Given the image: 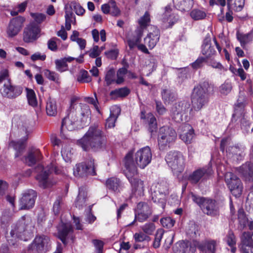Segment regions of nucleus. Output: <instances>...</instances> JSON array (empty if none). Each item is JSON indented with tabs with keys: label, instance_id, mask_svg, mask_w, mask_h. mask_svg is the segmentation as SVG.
<instances>
[{
	"label": "nucleus",
	"instance_id": "412c9836",
	"mask_svg": "<svg viewBox=\"0 0 253 253\" xmlns=\"http://www.w3.org/2000/svg\"><path fill=\"white\" fill-rule=\"evenodd\" d=\"M73 233L74 229L72 225L63 223L60 227L57 228V238L66 246L68 244V239H70L72 242L74 241L75 236Z\"/></svg>",
	"mask_w": 253,
	"mask_h": 253
},
{
	"label": "nucleus",
	"instance_id": "20e7f679",
	"mask_svg": "<svg viewBox=\"0 0 253 253\" xmlns=\"http://www.w3.org/2000/svg\"><path fill=\"white\" fill-rule=\"evenodd\" d=\"M190 194L193 202L200 208L204 214L211 217H216L219 215V208L215 200L201 197L192 192Z\"/></svg>",
	"mask_w": 253,
	"mask_h": 253
},
{
	"label": "nucleus",
	"instance_id": "cd10ccee",
	"mask_svg": "<svg viewBox=\"0 0 253 253\" xmlns=\"http://www.w3.org/2000/svg\"><path fill=\"white\" fill-rule=\"evenodd\" d=\"M238 171L246 179L253 176V163L247 162L238 168Z\"/></svg>",
	"mask_w": 253,
	"mask_h": 253
},
{
	"label": "nucleus",
	"instance_id": "f03ea898",
	"mask_svg": "<svg viewBox=\"0 0 253 253\" xmlns=\"http://www.w3.org/2000/svg\"><path fill=\"white\" fill-rule=\"evenodd\" d=\"M133 152L131 150L125 157L124 164L126 170V176L131 184L132 194L135 197L143 196L145 190L144 181L134 177L137 174L138 170L133 161Z\"/></svg>",
	"mask_w": 253,
	"mask_h": 253
},
{
	"label": "nucleus",
	"instance_id": "5701e85b",
	"mask_svg": "<svg viewBox=\"0 0 253 253\" xmlns=\"http://www.w3.org/2000/svg\"><path fill=\"white\" fill-rule=\"evenodd\" d=\"M195 246L203 253H215L216 247V242L215 240H206L200 242L194 240Z\"/></svg>",
	"mask_w": 253,
	"mask_h": 253
},
{
	"label": "nucleus",
	"instance_id": "aec40b11",
	"mask_svg": "<svg viewBox=\"0 0 253 253\" xmlns=\"http://www.w3.org/2000/svg\"><path fill=\"white\" fill-rule=\"evenodd\" d=\"M37 194L36 191L30 189L22 194L19 201L20 210H29L35 205Z\"/></svg>",
	"mask_w": 253,
	"mask_h": 253
},
{
	"label": "nucleus",
	"instance_id": "6e6552de",
	"mask_svg": "<svg viewBox=\"0 0 253 253\" xmlns=\"http://www.w3.org/2000/svg\"><path fill=\"white\" fill-rule=\"evenodd\" d=\"M152 213L153 209L150 201H141L138 203L134 209V219L129 225H133L136 221L143 222L147 220Z\"/></svg>",
	"mask_w": 253,
	"mask_h": 253
},
{
	"label": "nucleus",
	"instance_id": "603ef678",
	"mask_svg": "<svg viewBox=\"0 0 253 253\" xmlns=\"http://www.w3.org/2000/svg\"><path fill=\"white\" fill-rule=\"evenodd\" d=\"M150 22V15L148 11H146L143 16L138 21L139 25L142 28L147 27Z\"/></svg>",
	"mask_w": 253,
	"mask_h": 253
},
{
	"label": "nucleus",
	"instance_id": "0eeeda50",
	"mask_svg": "<svg viewBox=\"0 0 253 253\" xmlns=\"http://www.w3.org/2000/svg\"><path fill=\"white\" fill-rule=\"evenodd\" d=\"M169 186L167 182L161 181L155 184L153 192L151 193V200L162 209L166 207V196L169 194Z\"/></svg>",
	"mask_w": 253,
	"mask_h": 253
},
{
	"label": "nucleus",
	"instance_id": "49530a36",
	"mask_svg": "<svg viewBox=\"0 0 253 253\" xmlns=\"http://www.w3.org/2000/svg\"><path fill=\"white\" fill-rule=\"evenodd\" d=\"M160 223L163 227L170 229L174 226L175 221L171 217L167 216L162 218L160 219Z\"/></svg>",
	"mask_w": 253,
	"mask_h": 253
},
{
	"label": "nucleus",
	"instance_id": "dca6fc26",
	"mask_svg": "<svg viewBox=\"0 0 253 253\" xmlns=\"http://www.w3.org/2000/svg\"><path fill=\"white\" fill-rule=\"evenodd\" d=\"M30 221V218L26 215L22 216L17 221L14 227L11 230V237L24 240L23 236L26 234L28 225Z\"/></svg>",
	"mask_w": 253,
	"mask_h": 253
},
{
	"label": "nucleus",
	"instance_id": "473e14b6",
	"mask_svg": "<svg viewBox=\"0 0 253 253\" xmlns=\"http://www.w3.org/2000/svg\"><path fill=\"white\" fill-rule=\"evenodd\" d=\"M236 37L238 41L240 42L241 45L243 47L251 42L253 39V35L252 31L247 34H244L237 31Z\"/></svg>",
	"mask_w": 253,
	"mask_h": 253
},
{
	"label": "nucleus",
	"instance_id": "4be33fe9",
	"mask_svg": "<svg viewBox=\"0 0 253 253\" xmlns=\"http://www.w3.org/2000/svg\"><path fill=\"white\" fill-rule=\"evenodd\" d=\"M241 253H253V232H244L239 246Z\"/></svg>",
	"mask_w": 253,
	"mask_h": 253
},
{
	"label": "nucleus",
	"instance_id": "a878e982",
	"mask_svg": "<svg viewBox=\"0 0 253 253\" xmlns=\"http://www.w3.org/2000/svg\"><path fill=\"white\" fill-rule=\"evenodd\" d=\"M42 158L40 150L39 149L33 148L29 151L27 156L25 157V160L29 166H33L37 161L41 160Z\"/></svg>",
	"mask_w": 253,
	"mask_h": 253
},
{
	"label": "nucleus",
	"instance_id": "f704fd0d",
	"mask_svg": "<svg viewBox=\"0 0 253 253\" xmlns=\"http://www.w3.org/2000/svg\"><path fill=\"white\" fill-rule=\"evenodd\" d=\"M135 35L131 39L127 40L128 46L130 49L135 47L137 44L140 42L142 36L143 32L140 29H137L135 31Z\"/></svg>",
	"mask_w": 253,
	"mask_h": 253
},
{
	"label": "nucleus",
	"instance_id": "c03bdc74",
	"mask_svg": "<svg viewBox=\"0 0 253 253\" xmlns=\"http://www.w3.org/2000/svg\"><path fill=\"white\" fill-rule=\"evenodd\" d=\"M165 233V230L162 228L157 229L155 235V239L153 243V247L155 249L159 248L161 245V242Z\"/></svg>",
	"mask_w": 253,
	"mask_h": 253
},
{
	"label": "nucleus",
	"instance_id": "37998d69",
	"mask_svg": "<svg viewBox=\"0 0 253 253\" xmlns=\"http://www.w3.org/2000/svg\"><path fill=\"white\" fill-rule=\"evenodd\" d=\"M74 60L78 63H82L84 61V55H81L78 58H74L71 56L65 57L60 59H56L55 63H67V62H71Z\"/></svg>",
	"mask_w": 253,
	"mask_h": 253
},
{
	"label": "nucleus",
	"instance_id": "e433bc0d",
	"mask_svg": "<svg viewBox=\"0 0 253 253\" xmlns=\"http://www.w3.org/2000/svg\"><path fill=\"white\" fill-rule=\"evenodd\" d=\"M49 174V170H44L42 171L36 176V179L39 181V184L41 187L43 189L47 187Z\"/></svg>",
	"mask_w": 253,
	"mask_h": 253
},
{
	"label": "nucleus",
	"instance_id": "39448f33",
	"mask_svg": "<svg viewBox=\"0 0 253 253\" xmlns=\"http://www.w3.org/2000/svg\"><path fill=\"white\" fill-rule=\"evenodd\" d=\"M177 134L175 130L169 126H163L159 128L158 133L159 149L164 151L169 148L175 141Z\"/></svg>",
	"mask_w": 253,
	"mask_h": 253
},
{
	"label": "nucleus",
	"instance_id": "680f3d73",
	"mask_svg": "<svg viewBox=\"0 0 253 253\" xmlns=\"http://www.w3.org/2000/svg\"><path fill=\"white\" fill-rule=\"evenodd\" d=\"M92 243L93 244L97 253H102L104 246V243L103 241L94 239L92 240Z\"/></svg>",
	"mask_w": 253,
	"mask_h": 253
},
{
	"label": "nucleus",
	"instance_id": "4d7b16f0",
	"mask_svg": "<svg viewBox=\"0 0 253 253\" xmlns=\"http://www.w3.org/2000/svg\"><path fill=\"white\" fill-rule=\"evenodd\" d=\"M71 6L73 7V9L77 15L83 16L84 14L85 10L80 3L76 2H73L71 3Z\"/></svg>",
	"mask_w": 253,
	"mask_h": 253
},
{
	"label": "nucleus",
	"instance_id": "7c9ffc66",
	"mask_svg": "<svg viewBox=\"0 0 253 253\" xmlns=\"http://www.w3.org/2000/svg\"><path fill=\"white\" fill-rule=\"evenodd\" d=\"M106 187L110 190L118 192L121 186V181L118 178L112 177L108 178L105 182Z\"/></svg>",
	"mask_w": 253,
	"mask_h": 253
},
{
	"label": "nucleus",
	"instance_id": "bf43d9fd",
	"mask_svg": "<svg viewBox=\"0 0 253 253\" xmlns=\"http://www.w3.org/2000/svg\"><path fill=\"white\" fill-rule=\"evenodd\" d=\"M31 15L38 24L41 23L46 18L45 15L41 13H32L31 14Z\"/></svg>",
	"mask_w": 253,
	"mask_h": 253
},
{
	"label": "nucleus",
	"instance_id": "72a5a7b5",
	"mask_svg": "<svg viewBox=\"0 0 253 253\" xmlns=\"http://www.w3.org/2000/svg\"><path fill=\"white\" fill-rule=\"evenodd\" d=\"M225 241L227 244L231 248V252L232 253H235L236 251V238L233 233V231L230 229L228 231L227 234L225 237Z\"/></svg>",
	"mask_w": 253,
	"mask_h": 253
},
{
	"label": "nucleus",
	"instance_id": "6e6d98bb",
	"mask_svg": "<svg viewBox=\"0 0 253 253\" xmlns=\"http://www.w3.org/2000/svg\"><path fill=\"white\" fill-rule=\"evenodd\" d=\"M155 228L156 227L155 224L152 222L146 223L141 227L143 233L147 235H152L153 232L155 231Z\"/></svg>",
	"mask_w": 253,
	"mask_h": 253
},
{
	"label": "nucleus",
	"instance_id": "5fc2aeb1",
	"mask_svg": "<svg viewBox=\"0 0 253 253\" xmlns=\"http://www.w3.org/2000/svg\"><path fill=\"white\" fill-rule=\"evenodd\" d=\"M115 72L113 69H110L106 73L105 77V81L107 85H110L116 81L115 80Z\"/></svg>",
	"mask_w": 253,
	"mask_h": 253
},
{
	"label": "nucleus",
	"instance_id": "79ce46f5",
	"mask_svg": "<svg viewBox=\"0 0 253 253\" xmlns=\"http://www.w3.org/2000/svg\"><path fill=\"white\" fill-rule=\"evenodd\" d=\"M91 80L92 78L89 75L88 72L84 69L80 70L77 78V81L80 83H88L91 81Z\"/></svg>",
	"mask_w": 253,
	"mask_h": 253
},
{
	"label": "nucleus",
	"instance_id": "a19ab883",
	"mask_svg": "<svg viewBox=\"0 0 253 253\" xmlns=\"http://www.w3.org/2000/svg\"><path fill=\"white\" fill-rule=\"evenodd\" d=\"M129 93L130 90L127 87H124L112 90L110 93V95L117 97H124L127 96Z\"/></svg>",
	"mask_w": 253,
	"mask_h": 253
},
{
	"label": "nucleus",
	"instance_id": "393cba45",
	"mask_svg": "<svg viewBox=\"0 0 253 253\" xmlns=\"http://www.w3.org/2000/svg\"><path fill=\"white\" fill-rule=\"evenodd\" d=\"M201 52L207 57H211L216 53V51L211 45V35L208 33L205 37L201 46Z\"/></svg>",
	"mask_w": 253,
	"mask_h": 253
},
{
	"label": "nucleus",
	"instance_id": "864d4df0",
	"mask_svg": "<svg viewBox=\"0 0 253 253\" xmlns=\"http://www.w3.org/2000/svg\"><path fill=\"white\" fill-rule=\"evenodd\" d=\"M232 89V84L228 81H225L219 87L220 93L224 95H227L228 93H229L231 92Z\"/></svg>",
	"mask_w": 253,
	"mask_h": 253
},
{
	"label": "nucleus",
	"instance_id": "7ed1b4c3",
	"mask_svg": "<svg viewBox=\"0 0 253 253\" xmlns=\"http://www.w3.org/2000/svg\"><path fill=\"white\" fill-rule=\"evenodd\" d=\"M213 85L207 81H204L195 86L192 91L191 99L192 108L196 111H199L208 105L209 102V92L213 91Z\"/></svg>",
	"mask_w": 253,
	"mask_h": 253
},
{
	"label": "nucleus",
	"instance_id": "052dcab7",
	"mask_svg": "<svg viewBox=\"0 0 253 253\" xmlns=\"http://www.w3.org/2000/svg\"><path fill=\"white\" fill-rule=\"evenodd\" d=\"M62 200V198L60 197H58L55 200L53 206V211L55 215H58L60 211V203Z\"/></svg>",
	"mask_w": 253,
	"mask_h": 253
},
{
	"label": "nucleus",
	"instance_id": "13d9d810",
	"mask_svg": "<svg viewBox=\"0 0 253 253\" xmlns=\"http://www.w3.org/2000/svg\"><path fill=\"white\" fill-rule=\"evenodd\" d=\"M245 4V0H233L232 6L233 10L238 12L242 10Z\"/></svg>",
	"mask_w": 253,
	"mask_h": 253
},
{
	"label": "nucleus",
	"instance_id": "09e8293b",
	"mask_svg": "<svg viewBox=\"0 0 253 253\" xmlns=\"http://www.w3.org/2000/svg\"><path fill=\"white\" fill-rule=\"evenodd\" d=\"M233 0H227V11L225 14V19L228 22H231L233 20L232 1Z\"/></svg>",
	"mask_w": 253,
	"mask_h": 253
},
{
	"label": "nucleus",
	"instance_id": "9d476101",
	"mask_svg": "<svg viewBox=\"0 0 253 253\" xmlns=\"http://www.w3.org/2000/svg\"><path fill=\"white\" fill-rule=\"evenodd\" d=\"M225 181L232 194L235 197H239L242 193L243 185L239 178L231 172L225 174Z\"/></svg>",
	"mask_w": 253,
	"mask_h": 253
},
{
	"label": "nucleus",
	"instance_id": "0e129e2a",
	"mask_svg": "<svg viewBox=\"0 0 253 253\" xmlns=\"http://www.w3.org/2000/svg\"><path fill=\"white\" fill-rule=\"evenodd\" d=\"M58 40L57 38L53 37L48 41V48L51 51H55L57 49V45L56 41Z\"/></svg>",
	"mask_w": 253,
	"mask_h": 253
},
{
	"label": "nucleus",
	"instance_id": "423d86ee",
	"mask_svg": "<svg viewBox=\"0 0 253 253\" xmlns=\"http://www.w3.org/2000/svg\"><path fill=\"white\" fill-rule=\"evenodd\" d=\"M95 160L90 155L84 162L77 164L73 169L74 175L76 177H85L88 175L95 176L96 166Z\"/></svg>",
	"mask_w": 253,
	"mask_h": 253
},
{
	"label": "nucleus",
	"instance_id": "4468645a",
	"mask_svg": "<svg viewBox=\"0 0 253 253\" xmlns=\"http://www.w3.org/2000/svg\"><path fill=\"white\" fill-rule=\"evenodd\" d=\"M25 18L21 16L12 18L6 27V33L8 38H12L18 35L24 26Z\"/></svg>",
	"mask_w": 253,
	"mask_h": 253
},
{
	"label": "nucleus",
	"instance_id": "2eb2a0df",
	"mask_svg": "<svg viewBox=\"0 0 253 253\" xmlns=\"http://www.w3.org/2000/svg\"><path fill=\"white\" fill-rule=\"evenodd\" d=\"M41 29L39 26L34 22H31L24 28L23 40L26 43L33 42L39 37Z\"/></svg>",
	"mask_w": 253,
	"mask_h": 253
},
{
	"label": "nucleus",
	"instance_id": "338daca9",
	"mask_svg": "<svg viewBox=\"0 0 253 253\" xmlns=\"http://www.w3.org/2000/svg\"><path fill=\"white\" fill-rule=\"evenodd\" d=\"M46 55L45 54H42L41 53L38 52H36L31 56V60L35 62L37 60L43 61L46 58Z\"/></svg>",
	"mask_w": 253,
	"mask_h": 253
},
{
	"label": "nucleus",
	"instance_id": "9b49d317",
	"mask_svg": "<svg viewBox=\"0 0 253 253\" xmlns=\"http://www.w3.org/2000/svg\"><path fill=\"white\" fill-rule=\"evenodd\" d=\"M212 173L213 170L210 167L199 168L188 175L187 180L191 184L196 185L200 181L203 182L209 179Z\"/></svg>",
	"mask_w": 253,
	"mask_h": 253
},
{
	"label": "nucleus",
	"instance_id": "4c0bfd02",
	"mask_svg": "<svg viewBox=\"0 0 253 253\" xmlns=\"http://www.w3.org/2000/svg\"><path fill=\"white\" fill-rule=\"evenodd\" d=\"M186 127H188V130L185 133L180 134L179 137L186 144H190L194 136V130L191 126L187 125Z\"/></svg>",
	"mask_w": 253,
	"mask_h": 253
},
{
	"label": "nucleus",
	"instance_id": "bb28decb",
	"mask_svg": "<svg viewBox=\"0 0 253 253\" xmlns=\"http://www.w3.org/2000/svg\"><path fill=\"white\" fill-rule=\"evenodd\" d=\"M161 96L163 101L165 104H170L177 99V93L172 90L163 89L161 91Z\"/></svg>",
	"mask_w": 253,
	"mask_h": 253
},
{
	"label": "nucleus",
	"instance_id": "a18cd8bd",
	"mask_svg": "<svg viewBox=\"0 0 253 253\" xmlns=\"http://www.w3.org/2000/svg\"><path fill=\"white\" fill-rule=\"evenodd\" d=\"M190 15L194 20H202L206 17V13L205 11L197 8L193 9Z\"/></svg>",
	"mask_w": 253,
	"mask_h": 253
},
{
	"label": "nucleus",
	"instance_id": "c85d7f7f",
	"mask_svg": "<svg viewBox=\"0 0 253 253\" xmlns=\"http://www.w3.org/2000/svg\"><path fill=\"white\" fill-rule=\"evenodd\" d=\"M76 104L74 103V100L72 99L71 101L70 106L68 110L67 116L72 120H75V122L78 124L79 122V117L81 115L83 114L81 112V109L79 108L77 110Z\"/></svg>",
	"mask_w": 253,
	"mask_h": 253
},
{
	"label": "nucleus",
	"instance_id": "58836bf2",
	"mask_svg": "<svg viewBox=\"0 0 253 253\" xmlns=\"http://www.w3.org/2000/svg\"><path fill=\"white\" fill-rule=\"evenodd\" d=\"M26 90L28 104L33 107H37L38 106V101L34 90L29 88H26Z\"/></svg>",
	"mask_w": 253,
	"mask_h": 253
},
{
	"label": "nucleus",
	"instance_id": "3c124183",
	"mask_svg": "<svg viewBox=\"0 0 253 253\" xmlns=\"http://www.w3.org/2000/svg\"><path fill=\"white\" fill-rule=\"evenodd\" d=\"M111 10L110 14L114 17H118L121 14V11L117 5L116 2L114 0H110Z\"/></svg>",
	"mask_w": 253,
	"mask_h": 253
},
{
	"label": "nucleus",
	"instance_id": "c9c22d12",
	"mask_svg": "<svg viewBox=\"0 0 253 253\" xmlns=\"http://www.w3.org/2000/svg\"><path fill=\"white\" fill-rule=\"evenodd\" d=\"M25 140H20L18 141H11L10 145L16 151L15 157H19L25 148Z\"/></svg>",
	"mask_w": 253,
	"mask_h": 253
},
{
	"label": "nucleus",
	"instance_id": "de8ad7c7",
	"mask_svg": "<svg viewBox=\"0 0 253 253\" xmlns=\"http://www.w3.org/2000/svg\"><path fill=\"white\" fill-rule=\"evenodd\" d=\"M133 238L135 243L149 242L151 238L143 232L135 233L133 235Z\"/></svg>",
	"mask_w": 253,
	"mask_h": 253
},
{
	"label": "nucleus",
	"instance_id": "6ab92c4d",
	"mask_svg": "<svg viewBox=\"0 0 253 253\" xmlns=\"http://www.w3.org/2000/svg\"><path fill=\"white\" fill-rule=\"evenodd\" d=\"M50 242L49 238L44 235L36 236L32 243L28 247L29 250L36 251L38 253H42L44 250L46 251Z\"/></svg>",
	"mask_w": 253,
	"mask_h": 253
},
{
	"label": "nucleus",
	"instance_id": "1a4fd4ad",
	"mask_svg": "<svg viewBox=\"0 0 253 253\" xmlns=\"http://www.w3.org/2000/svg\"><path fill=\"white\" fill-rule=\"evenodd\" d=\"M165 160L173 170L177 172L183 171L185 159L181 152L177 151H169L166 155Z\"/></svg>",
	"mask_w": 253,
	"mask_h": 253
},
{
	"label": "nucleus",
	"instance_id": "f8f14e48",
	"mask_svg": "<svg viewBox=\"0 0 253 253\" xmlns=\"http://www.w3.org/2000/svg\"><path fill=\"white\" fill-rule=\"evenodd\" d=\"M152 154L149 146L144 147L138 150L134 155L136 165L141 169H144L151 162Z\"/></svg>",
	"mask_w": 253,
	"mask_h": 253
},
{
	"label": "nucleus",
	"instance_id": "b1692460",
	"mask_svg": "<svg viewBox=\"0 0 253 253\" xmlns=\"http://www.w3.org/2000/svg\"><path fill=\"white\" fill-rule=\"evenodd\" d=\"M160 38V29L156 26H153L152 32H150L144 39L145 43L147 45L150 49H152L156 45L159 41Z\"/></svg>",
	"mask_w": 253,
	"mask_h": 253
},
{
	"label": "nucleus",
	"instance_id": "774afa93",
	"mask_svg": "<svg viewBox=\"0 0 253 253\" xmlns=\"http://www.w3.org/2000/svg\"><path fill=\"white\" fill-rule=\"evenodd\" d=\"M101 51L99 49V47L98 45H94L93 48L90 50L89 51V55L91 58H96L98 57L100 54Z\"/></svg>",
	"mask_w": 253,
	"mask_h": 253
},
{
	"label": "nucleus",
	"instance_id": "c756f323",
	"mask_svg": "<svg viewBox=\"0 0 253 253\" xmlns=\"http://www.w3.org/2000/svg\"><path fill=\"white\" fill-rule=\"evenodd\" d=\"M46 113L47 116L55 117L57 113V105L56 100L49 97L46 101L45 107Z\"/></svg>",
	"mask_w": 253,
	"mask_h": 253
},
{
	"label": "nucleus",
	"instance_id": "ddd939ff",
	"mask_svg": "<svg viewBox=\"0 0 253 253\" xmlns=\"http://www.w3.org/2000/svg\"><path fill=\"white\" fill-rule=\"evenodd\" d=\"M191 104L188 100H181L174 104L171 109L172 119L176 122L183 121V116L190 111Z\"/></svg>",
	"mask_w": 253,
	"mask_h": 253
},
{
	"label": "nucleus",
	"instance_id": "f3484780",
	"mask_svg": "<svg viewBox=\"0 0 253 253\" xmlns=\"http://www.w3.org/2000/svg\"><path fill=\"white\" fill-rule=\"evenodd\" d=\"M22 91L23 88L20 85L12 84L10 79L8 80V83L4 84L0 89L3 97L12 99L20 95Z\"/></svg>",
	"mask_w": 253,
	"mask_h": 253
},
{
	"label": "nucleus",
	"instance_id": "2f4dec72",
	"mask_svg": "<svg viewBox=\"0 0 253 253\" xmlns=\"http://www.w3.org/2000/svg\"><path fill=\"white\" fill-rule=\"evenodd\" d=\"M79 124L75 122V121L72 120L67 115L64 117L62 121L61 131L62 132L64 128L69 131H72L78 128Z\"/></svg>",
	"mask_w": 253,
	"mask_h": 253
},
{
	"label": "nucleus",
	"instance_id": "f257e3e1",
	"mask_svg": "<svg viewBox=\"0 0 253 253\" xmlns=\"http://www.w3.org/2000/svg\"><path fill=\"white\" fill-rule=\"evenodd\" d=\"M77 144L85 152H99L106 149L107 138L97 125L90 126Z\"/></svg>",
	"mask_w": 253,
	"mask_h": 253
},
{
	"label": "nucleus",
	"instance_id": "a211bd4d",
	"mask_svg": "<svg viewBox=\"0 0 253 253\" xmlns=\"http://www.w3.org/2000/svg\"><path fill=\"white\" fill-rule=\"evenodd\" d=\"M140 119L144 120L151 137L155 136L158 131V124L155 116L152 113L146 114L145 111L143 110L140 112Z\"/></svg>",
	"mask_w": 253,
	"mask_h": 253
},
{
	"label": "nucleus",
	"instance_id": "e2e57ef3",
	"mask_svg": "<svg viewBox=\"0 0 253 253\" xmlns=\"http://www.w3.org/2000/svg\"><path fill=\"white\" fill-rule=\"evenodd\" d=\"M156 102V108L157 112L160 115H163L166 113L167 111L166 108L164 107L162 103L160 101H155Z\"/></svg>",
	"mask_w": 253,
	"mask_h": 253
},
{
	"label": "nucleus",
	"instance_id": "8fccbe9b",
	"mask_svg": "<svg viewBox=\"0 0 253 253\" xmlns=\"http://www.w3.org/2000/svg\"><path fill=\"white\" fill-rule=\"evenodd\" d=\"M127 73V69L126 67L120 68L117 73V79L115 83L118 84H122L125 81L124 77Z\"/></svg>",
	"mask_w": 253,
	"mask_h": 253
},
{
	"label": "nucleus",
	"instance_id": "ea45409f",
	"mask_svg": "<svg viewBox=\"0 0 253 253\" xmlns=\"http://www.w3.org/2000/svg\"><path fill=\"white\" fill-rule=\"evenodd\" d=\"M117 110V114L115 115L111 111L109 117L106 120V127L108 128L114 127L115 126L116 121L118 118L119 113L121 112V109L119 107H116Z\"/></svg>",
	"mask_w": 253,
	"mask_h": 253
},
{
	"label": "nucleus",
	"instance_id": "69168bd1",
	"mask_svg": "<svg viewBox=\"0 0 253 253\" xmlns=\"http://www.w3.org/2000/svg\"><path fill=\"white\" fill-rule=\"evenodd\" d=\"M42 73L48 80L52 81H55L56 74L55 72L51 71L48 69H44L42 71Z\"/></svg>",
	"mask_w": 253,
	"mask_h": 253
}]
</instances>
